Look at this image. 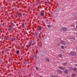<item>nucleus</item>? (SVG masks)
I'll use <instances>...</instances> for the list:
<instances>
[{"label": "nucleus", "mask_w": 77, "mask_h": 77, "mask_svg": "<svg viewBox=\"0 0 77 77\" xmlns=\"http://www.w3.org/2000/svg\"><path fill=\"white\" fill-rule=\"evenodd\" d=\"M56 75H52V77H56Z\"/></svg>", "instance_id": "b1692460"}, {"label": "nucleus", "mask_w": 77, "mask_h": 77, "mask_svg": "<svg viewBox=\"0 0 77 77\" xmlns=\"http://www.w3.org/2000/svg\"><path fill=\"white\" fill-rule=\"evenodd\" d=\"M24 46H25L26 45V44H24Z\"/></svg>", "instance_id": "473e14b6"}, {"label": "nucleus", "mask_w": 77, "mask_h": 77, "mask_svg": "<svg viewBox=\"0 0 77 77\" xmlns=\"http://www.w3.org/2000/svg\"><path fill=\"white\" fill-rule=\"evenodd\" d=\"M70 54L71 55H72V56H77V54L74 52L71 51L70 52Z\"/></svg>", "instance_id": "f257e3e1"}, {"label": "nucleus", "mask_w": 77, "mask_h": 77, "mask_svg": "<svg viewBox=\"0 0 77 77\" xmlns=\"http://www.w3.org/2000/svg\"><path fill=\"white\" fill-rule=\"evenodd\" d=\"M58 45H59V43H58Z\"/></svg>", "instance_id": "58836bf2"}, {"label": "nucleus", "mask_w": 77, "mask_h": 77, "mask_svg": "<svg viewBox=\"0 0 77 77\" xmlns=\"http://www.w3.org/2000/svg\"><path fill=\"white\" fill-rule=\"evenodd\" d=\"M46 60H47V61H48V62H50V60H49V59L47 58L46 59Z\"/></svg>", "instance_id": "5701e85b"}, {"label": "nucleus", "mask_w": 77, "mask_h": 77, "mask_svg": "<svg viewBox=\"0 0 77 77\" xmlns=\"http://www.w3.org/2000/svg\"><path fill=\"white\" fill-rule=\"evenodd\" d=\"M31 75H30L29 76H30Z\"/></svg>", "instance_id": "4c0bfd02"}, {"label": "nucleus", "mask_w": 77, "mask_h": 77, "mask_svg": "<svg viewBox=\"0 0 77 77\" xmlns=\"http://www.w3.org/2000/svg\"><path fill=\"white\" fill-rule=\"evenodd\" d=\"M76 36H77V33H76Z\"/></svg>", "instance_id": "c9c22d12"}, {"label": "nucleus", "mask_w": 77, "mask_h": 77, "mask_svg": "<svg viewBox=\"0 0 77 77\" xmlns=\"http://www.w3.org/2000/svg\"><path fill=\"white\" fill-rule=\"evenodd\" d=\"M61 43L62 45H65V42L63 41H62L61 42Z\"/></svg>", "instance_id": "39448f33"}, {"label": "nucleus", "mask_w": 77, "mask_h": 77, "mask_svg": "<svg viewBox=\"0 0 77 77\" xmlns=\"http://www.w3.org/2000/svg\"><path fill=\"white\" fill-rule=\"evenodd\" d=\"M69 69H70V70H72V69H73V68H72L71 67H69Z\"/></svg>", "instance_id": "1a4fd4ad"}, {"label": "nucleus", "mask_w": 77, "mask_h": 77, "mask_svg": "<svg viewBox=\"0 0 77 77\" xmlns=\"http://www.w3.org/2000/svg\"><path fill=\"white\" fill-rule=\"evenodd\" d=\"M22 15V13H19L18 14V15L20 16V17H21V15Z\"/></svg>", "instance_id": "f8f14e48"}, {"label": "nucleus", "mask_w": 77, "mask_h": 77, "mask_svg": "<svg viewBox=\"0 0 77 77\" xmlns=\"http://www.w3.org/2000/svg\"><path fill=\"white\" fill-rule=\"evenodd\" d=\"M58 5V4H57V5Z\"/></svg>", "instance_id": "ea45409f"}, {"label": "nucleus", "mask_w": 77, "mask_h": 77, "mask_svg": "<svg viewBox=\"0 0 77 77\" xmlns=\"http://www.w3.org/2000/svg\"><path fill=\"white\" fill-rule=\"evenodd\" d=\"M5 39H6V40H8V38H7V37H6V36H5Z\"/></svg>", "instance_id": "4be33fe9"}, {"label": "nucleus", "mask_w": 77, "mask_h": 77, "mask_svg": "<svg viewBox=\"0 0 77 77\" xmlns=\"http://www.w3.org/2000/svg\"><path fill=\"white\" fill-rule=\"evenodd\" d=\"M58 56L60 57H62V54H59L58 55Z\"/></svg>", "instance_id": "6ab92c4d"}, {"label": "nucleus", "mask_w": 77, "mask_h": 77, "mask_svg": "<svg viewBox=\"0 0 77 77\" xmlns=\"http://www.w3.org/2000/svg\"><path fill=\"white\" fill-rule=\"evenodd\" d=\"M61 48H62V49H63L64 48V46H61Z\"/></svg>", "instance_id": "aec40b11"}, {"label": "nucleus", "mask_w": 77, "mask_h": 77, "mask_svg": "<svg viewBox=\"0 0 77 77\" xmlns=\"http://www.w3.org/2000/svg\"><path fill=\"white\" fill-rule=\"evenodd\" d=\"M19 53H20V51H17L16 52L17 54H19Z\"/></svg>", "instance_id": "a211bd4d"}, {"label": "nucleus", "mask_w": 77, "mask_h": 77, "mask_svg": "<svg viewBox=\"0 0 77 77\" xmlns=\"http://www.w3.org/2000/svg\"><path fill=\"white\" fill-rule=\"evenodd\" d=\"M9 30H14V29L13 28H11L10 27V28H9Z\"/></svg>", "instance_id": "9d476101"}, {"label": "nucleus", "mask_w": 77, "mask_h": 77, "mask_svg": "<svg viewBox=\"0 0 77 77\" xmlns=\"http://www.w3.org/2000/svg\"><path fill=\"white\" fill-rule=\"evenodd\" d=\"M11 25H12V26H14V23H11Z\"/></svg>", "instance_id": "a878e982"}, {"label": "nucleus", "mask_w": 77, "mask_h": 77, "mask_svg": "<svg viewBox=\"0 0 77 77\" xmlns=\"http://www.w3.org/2000/svg\"><path fill=\"white\" fill-rule=\"evenodd\" d=\"M59 68L60 69H65V67H63L61 66H59Z\"/></svg>", "instance_id": "423d86ee"}, {"label": "nucleus", "mask_w": 77, "mask_h": 77, "mask_svg": "<svg viewBox=\"0 0 77 77\" xmlns=\"http://www.w3.org/2000/svg\"><path fill=\"white\" fill-rule=\"evenodd\" d=\"M38 35V34H37V33H35V36H36V37H38V36H37V35Z\"/></svg>", "instance_id": "dca6fc26"}, {"label": "nucleus", "mask_w": 77, "mask_h": 77, "mask_svg": "<svg viewBox=\"0 0 77 77\" xmlns=\"http://www.w3.org/2000/svg\"><path fill=\"white\" fill-rule=\"evenodd\" d=\"M48 27H50V25H48Z\"/></svg>", "instance_id": "7c9ffc66"}, {"label": "nucleus", "mask_w": 77, "mask_h": 77, "mask_svg": "<svg viewBox=\"0 0 77 77\" xmlns=\"http://www.w3.org/2000/svg\"><path fill=\"white\" fill-rule=\"evenodd\" d=\"M42 27L41 26H40L39 27V30H41V29H42Z\"/></svg>", "instance_id": "f3484780"}, {"label": "nucleus", "mask_w": 77, "mask_h": 77, "mask_svg": "<svg viewBox=\"0 0 77 77\" xmlns=\"http://www.w3.org/2000/svg\"><path fill=\"white\" fill-rule=\"evenodd\" d=\"M76 73H77V71H76Z\"/></svg>", "instance_id": "f704fd0d"}, {"label": "nucleus", "mask_w": 77, "mask_h": 77, "mask_svg": "<svg viewBox=\"0 0 77 77\" xmlns=\"http://www.w3.org/2000/svg\"><path fill=\"white\" fill-rule=\"evenodd\" d=\"M73 38V37H69V39H72Z\"/></svg>", "instance_id": "393cba45"}, {"label": "nucleus", "mask_w": 77, "mask_h": 77, "mask_svg": "<svg viewBox=\"0 0 77 77\" xmlns=\"http://www.w3.org/2000/svg\"><path fill=\"white\" fill-rule=\"evenodd\" d=\"M72 70L74 71H76V70H77V68H73V69Z\"/></svg>", "instance_id": "9b49d317"}, {"label": "nucleus", "mask_w": 77, "mask_h": 77, "mask_svg": "<svg viewBox=\"0 0 77 77\" xmlns=\"http://www.w3.org/2000/svg\"><path fill=\"white\" fill-rule=\"evenodd\" d=\"M75 66H77V64H75Z\"/></svg>", "instance_id": "c756f323"}, {"label": "nucleus", "mask_w": 77, "mask_h": 77, "mask_svg": "<svg viewBox=\"0 0 77 77\" xmlns=\"http://www.w3.org/2000/svg\"><path fill=\"white\" fill-rule=\"evenodd\" d=\"M62 30L63 31H67V28L66 27H64L62 29Z\"/></svg>", "instance_id": "20e7f679"}, {"label": "nucleus", "mask_w": 77, "mask_h": 77, "mask_svg": "<svg viewBox=\"0 0 77 77\" xmlns=\"http://www.w3.org/2000/svg\"><path fill=\"white\" fill-rule=\"evenodd\" d=\"M22 25L23 26H22V27H23L24 26V24L23 23L22 24Z\"/></svg>", "instance_id": "c85d7f7f"}, {"label": "nucleus", "mask_w": 77, "mask_h": 77, "mask_svg": "<svg viewBox=\"0 0 77 77\" xmlns=\"http://www.w3.org/2000/svg\"><path fill=\"white\" fill-rule=\"evenodd\" d=\"M17 16H16V17L17 18Z\"/></svg>", "instance_id": "72a5a7b5"}, {"label": "nucleus", "mask_w": 77, "mask_h": 77, "mask_svg": "<svg viewBox=\"0 0 77 77\" xmlns=\"http://www.w3.org/2000/svg\"><path fill=\"white\" fill-rule=\"evenodd\" d=\"M57 72L58 73H59V74H62V71L60 70H58Z\"/></svg>", "instance_id": "0eeeda50"}, {"label": "nucleus", "mask_w": 77, "mask_h": 77, "mask_svg": "<svg viewBox=\"0 0 77 77\" xmlns=\"http://www.w3.org/2000/svg\"><path fill=\"white\" fill-rule=\"evenodd\" d=\"M31 44H32V42H30L29 43L28 45H27V48H29L30 47V46H31Z\"/></svg>", "instance_id": "f03ea898"}, {"label": "nucleus", "mask_w": 77, "mask_h": 77, "mask_svg": "<svg viewBox=\"0 0 77 77\" xmlns=\"http://www.w3.org/2000/svg\"><path fill=\"white\" fill-rule=\"evenodd\" d=\"M67 63H68V62H66L65 63H64L63 65L64 66H65L67 65Z\"/></svg>", "instance_id": "ddd939ff"}, {"label": "nucleus", "mask_w": 77, "mask_h": 77, "mask_svg": "<svg viewBox=\"0 0 77 77\" xmlns=\"http://www.w3.org/2000/svg\"><path fill=\"white\" fill-rule=\"evenodd\" d=\"M40 15H41V16L43 17V16L44 15V13L42 12H41L40 13Z\"/></svg>", "instance_id": "6e6552de"}, {"label": "nucleus", "mask_w": 77, "mask_h": 77, "mask_svg": "<svg viewBox=\"0 0 77 77\" xmlns=\"http://www.w3.org/2000/svg\"><path fill=\"white\" fill-rule=\"evenodd\" d=\"M6 51H7V48H6L4 50V52L5 53H6Z\"/></svg>", "instance_id": "4468645a"}, {"label": "nucleus", "mask_w": 77, "mask_h": 77, "mask_svg": "<svg viewBox=\"0 0 77 77\" xmlns=\"http://www.w3.org/2000/svg\"><path fill=\"white\" fill-rule=\"evenodd\" d=\"M64 73L65 74H68V70L67 69H65L64 71Z\"/></svg>", "instance_id": "7ed1b4c3"}, {"label": "nucleus", "mask_w": 77, "mask_h": 77, "mask_svg": "<svg viewBox=\"0 0 77 77\" xmlns=\"http://www.w3.org/2000/svg\"><path fill=\"white\" fill-rule=\"evenodd\" d=\"M72 77H75V74H73L72 75Z\"/></svg>", "instance_id": "2eb2a0df"}, {"label": "nucleus", "mask_w": 77, "mask_h": 77, "mask_svg": "<svg viewBox=\"0 0 77 77\" xmlns=\"http://www.w3.org/2000/svg\"><path fill=\"white\" fill-rule=\"evenodd\" d=\"M26 63H27V61H25L24 62V64H26Z\"/></svg>", "instance_id": "412c9836"}, {"label": "nucleus", "mask_w": 77, "mask_h": 77, "mask_svg": "<svg viewBox=\"0 0 77 77\" xmlns=\"http://www.w3.org/2000/svg\"><path fill=\"white\" fill-rule=\"evenodd\" d=\"M38 50H36V54H37V53H38Z\"/></svg>", "instance_id": "cd10ccee"}, {"label": "nucleus", "mask_w": 77, "mask_h": 77, "mask_svg": "<svg viewBox=\"0 0 77 77\" xmlns=\"http://www.w3.org/2000/svg\"><path fill=\"white\" fill-rule=\"evenodd\" d=\"M76 27L77 28V22H76Z\"/></svg>", "instance_id": "2f4dec72"}, {"label": "nucleus", "mask_w": 77, "mask_h": 77, "mask_svg": "<svg viewBox=\"0 0 77 77\" xmlns=\"http://www.w3.org/2000/svg\"><path fill=\"white\" fill-rule=\"evenodd\" d=\"M73 39H75V38H74Z\"/></svg>", "instance_id": "e433bc0d"}, {"label": "nucleus", "mask_w": 77, "mask_h": 77, "mask_svg": "<svg viewBox=\"0 0 77 77\" xmlns=\"http://www.w3.org/2000/svg\"><path fill=\"white\" fill-rule=\"evenodd\" d=\"M36 69H37V70H38V68L36 67Z\"/></svg>", "instance_id": "bb28decb"}]
</instances>
